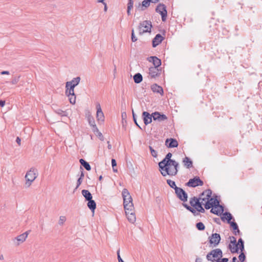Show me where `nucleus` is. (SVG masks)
Listing matches in <instances>:
<instances>
[{"label":"nucleus","instance_id":"nucleus-10","mask_svg":"<svg viewBox=\"0 0 262 262\" xmlns=\"http://www.w3.org/2000/svg\"><path fill=\"white\" fill-rule=\"evenodd\" d=\"M157 3L158 2V0H144L142 2V4H138V6H136V10L139 11H143L145 8H146L149 6L150 3Z\"/></svg>","mask_w":262,"mask_h":262},{"label":"nucleus","instance_id":"nucleus-29","mask_svg":"<svg viewBox=\"0 0 262 262\" xmlns=\"http://www.w3.org/2000/svg\"><path fill=\"white\" fill-rule=\"evenodd\" d=\"M183 163L184 166L187 168H189L192 167V161L187 157H185L183 160Z\"/></svg>","mask_w":262,"mask_h":262},{"label":"nucleus","instance_id":"nucleus-44","mask_svg":"<svg viewBox=\"0 0 262 262\" xmlns=\"http://www.w3.org/2000/svg\"><path fill=\"white\" fill-rule=\"evenodd\" d=\"M230 225L231 227L233 228V230H238V227L237 226V224L235 222H232L230 223Z\"/></svg>","mask_w":262,"mask_h":262},{"label":"nucleus","instance_id":"nucleus-4","mask_svg":"<svg viewBox=\"0 0 262 262\" xmlns=\"http://www.w3.org/2000/svg\"><path fill=\"white\" fill-rule=\"evenodd\" d=\"M37 176L38 172L37 169L34 168H31L29 170H28L25 177L26 180L25 187L26 188L29 187Z\"/></svg>","mask_w":262,"mask_h":262},{"label":"nucleus","instance_id":"nucleus-32","mask_svg":"<svg viewBox=\"0 0 262 262\" xmlns=\"http://www.w3.org/2000/svg\"><path fill=\"white\" fill-rule=\"evenodd\" d=\"M66 88V94L68 96H70V95H74V88H73V86H69V87L68 88Z\"/></svg>","mask_w":262,"mask_h":262},{"label":"nucleus","instance_id":"nucleus-25","mask_svg":"<svg viewBox=\"0 0 262 262\" xmlns=\"http://www.w3.org/2000/svg\"><path fill=\"white\" fill-rule=\"evenodd\" d=\"M28 232H25L21 234L18 235L15 239L19 242L17 245L19 244V243H23L25 242L28 236Z\"/></svg>","mask_w":262,"mask_h":262},{"label":"nucleus","instance_id":"nucleus-45","mask_svg":"<svg viewBox=\"0 0 262 262\" xmlns=\"http://www.w3.org/2000/svg\"><path fill=\"white\" fill-rule=\"evenodd\" d=\"M129 195L128 191L126 189H124L122 192V196H127Z\"/></svg>","mask_w":262,"mask_h":262},{"label":"nucleus","instance_id":"nucleus-14","mask_svg":"<svg viewBox=\"0 0 262 262\" xmlns=\"http://www.w3.org/2000/svg\"><path fill=\"white\" fill-rule=\"evenodd\" d=\"M224 211V207L222 205H220V201H218L217 203L210 210V212L213 214L216 215H221Z\"/></svg>","mask_w":262,"mask_h":262},{"label":"nucleus","instance_id":"nucleus-2","mask_svg":"<svg viewBox=\"0 0 262 262\" xmlns=\"http://www.w3.org/2000/svg\"><path fill=\"white\" fill-rule=\"evenodd\" d=\"M166 165L165 166L163 165L159 166V170L163 176L165 177L167 175L173 176L177 174L179 167V163L177 162H168Z\"/></svg>","mask_w":262,"mask_h":262},{"label":"nucleus","instance_id":"nucleus-22","mask_svg":"<svg viewBox=\"0 0 262 262\" xmlns=\"http://www.w3.org/2000/svg\"><path fill=\"white\" fill-rule=\"evenodd\" d=\"M163 39V37L161 34H157L152 40L153 47H156V46L159 45L162 41Z\"/></svg>","mask_w":262,"mask_h":262},{"label":"nucleus","instance_id":"nucleus-52","mask_svg":"<svg viewBox=\"0 0 262 262\" xmlns=\"http://www.w3.org/2000/svg\"><path fill=\"white\" fill-rule=\"evenodd\" d=\"M1 75H9L10 73L8 71H4L1 72Z\"/></svg>","mask_w":262,"mask_h":262},{"label":"nucleus","instance_id":"nucleus-28","mask_svg":"<svg viewBox=\"0 0 262 262\" xmlns=\"http://www.w3.org/2000/svg\"><path fill=\"white\" fill-rule=\"evenodd\" d=\"M174 190L177 196H187V193L182 188L177 186Z\"/></svg>","mask_w":262,"mask_h":262},{"label":"nucleus","instance_id":"nucleus-17","mask_svg":"<svg viewBox=\"0 0 262 262\" xmlns=\"http://www.w3.org/2000/svg\"><path fill=\"white\" fill-rule=\"evenodd\" d=\"M96 108V117L97 118L98 121H103L104 119V116L99 103L97 104Z\"/></svg>","mask_w":262,"mask_h":262},{"label":"nucleus","instance_id":"nucleus-46","mask_svg":"<svg viewBox=\"0 0 262 262\" xmlns=\"http://www.w3.org/2000/svg\"><path fill=\"white\" fill-rule=\"evenodd\" d=\"M19 78L20 76H18L17 77H14V78H13L11 81V83L12 84H16L19 81Z\"/></svg>","mask_w":262,"mask_h":262},{"label":"nucleus","instance_id":"nucleus-18","mask_svg":"<svg viewBox=\"0 0 262 262\" xmlns=\"http://www.w3.org/2000/svg\"><path fill=\"white\" fill-rule=\"evenodd\" d=\"M171 157L172 154L170 152H168L165 158L159 163V166H161L162 165L165 166L168 162H174V160L171 159Z\"/></svg>","mask_w":262,"mask_h":262},{"label":"nucleus","instance_id":"nucleus-20","mask_svg":"<svg viewBox=\"0 0 262 262\" xmlns=\"http://www.w3.org/2000/svg\"><path fill=\"white\" fill-rule=\"evenodd\" d=\"M165 145L169 148L176 147L178 146V142L175 139H167Z\"/></svg>","mask_w":262,"mask_h":262},{"label":"nucleus","instance_id":"nucleus-3","mask_svg":"<svg viewBox=\"0 0 262 262\" xmlns=\"http://www.w3.org/2000/svg\"><path fill=\"white\" fill-rule=\"evenodd\" d=\"M231 238L230 244L228 246V248L230 249L232 253H238L239 249L241 252L244 250V242L242 238H240L238 240V243H236V239L235 237L232 236Z\"/></svg>","mask_w":262,"mask_h":262},{"label":"nucleus","instance_id":"nucleus-9","mask_svg":"<svg viewBox=\"0 0 262 262\" xmlns=\"http://www.w3.org/2000/svg\"><path fill=\"white\" fill-rule=\"evenodd\" d=\"M217 198H202V201H205L207 200V201L205 204V208L206 209L212 208L215 206V205L217 203Z\"/></svg>","mask_w":262,"mask_h":262},{"label":"nucleus","instance_id":"nucleus-21","mask_svg":"<svg viewBox=\"0 0 262 262\" xmlns=\"http://www.w3.org/2000/svg\"><path fill=\"white\" fill-rule=\"evenodd\" d=\"M80 80V78L79 77H77L74 79H73L70 81H68L66 82V88L69 87V86H73V88H75L76 85H77Z\"/></svg>","mask_w":262,"mask_h":262},{"label":"nucleus","instance_id":"nucleus-51","mask_svg":"<svg viewBox=\"0 0 262 262\" xmlns=\"http://www.w3.org/2000/svg\"><path fill=\"white\" fill-rule=\"evenodd\" d=\"M112 165L113 167H115L117 165L116 161L115 159H112Z\"/></svg>","mask_w":262,"mask_h":262},{"label":"nucleus","instance_id":"nucleus-30","mask_svg":"<svg viewBox=\"0 0 262 262\" xmlns=\"http://www.w3.org/2000/svg\"><path fill=\"white\" fill-rule=\"evenodd\" d=\"M133 79L135 83H139L142 81L143 77L140 73H137L134 76Z\"/></svg>","mask_w":262,"mask_h":262},{"label":"nucleus","instance_id":"nucleus-48","mask_svg":"<svg viewBox=\"0 0 262 262\" xmlns=\"http://www.w3.org/2000/svg\"><path fill=\"white\" fill-rule=\"evenodd\" d=\"M117 258L119 262H124L120 255V249L118 250L117 251Z\"/></svg>","mask_w":262,"mask_h":262},{"label":"nucleus","instance_id":"nucleus-58","mask_svg":"<svg viewBox=\"0 0 262 262\" xmlns=\"http://www.w3.org/2000/svg\"><path fill=\"white\" fill-rule=\"evenodd\" d=\"M132 114H133L134 121V122H136V115H135L133 110L132 111Z\"/></svg>","mask_w":262,"mask_h":262},{"label":"nucleus","instance_id":"nucleus-47","mask_svg":"<svg viewBox=\"0 0 262 262\" xmlns=\"http://www.w3.org/2000/svg\"><path fill=\"white\" fill-rule=\"evenodd\" d=\"M132 40L133 42H135L137 40V38L135 36L134 30H132Z\"/></svg>","mask_w":262,"mask_h":262},{"label":"nucleus","instance_id":"nucleus-63","mask_svg":"<svg viewBox=\"0 0 262 262\" xmlns=\"http://www.w3.org/2000/svg\"><path fill=\"white\" fill-rule=\"evenodd\" d=\"M195 262H201V260L200 258H196L195 260Z\"/></svg>","mask_w":262,"mask_h":262},{"label":"nucleus","instance_id":"nucleus-16","mask_svg":"<svg viewBox=\"0 0 262 262\" xmlns=\"http://www.w3.org/2000/svg\"><path fill=\"white\" fill-rule=\"evenodd\" d=\"M85 200L88 202L87 206L91 211L94 213L96 208V203L93 198H85Z\"/></svg>","mask_w":262,"mask_h":262},{"label":"nucleus","instance_id":"nucleus-36","mask_svg":"<svg viewBox=\"0 0 262 262\" xmlns=\"http://www.w3.org/2000/svg\"><path fill=\"white\" fill-rule=\"evenodd\" d=\"M69 98V101L71 104H75L76 102V96L75 94L74 95H70V96H68Z\"/></svg>","mask_w":262,"mask_h":262},{"label":"nucleus","instance_id":"nucleus-59","mask_svg":"<svg viewBox=\"0 0 262 262\" xmlns=\"http://www.w3.org/2000/svg\"><path fill=\"white\" fill-rule=\"evenodd\" d=\"M232 262H239L236 257H233L232 258Z\"/></svg>","mask_w":262,"mask_h":262},{"label":"nucleus","instance_id":"nucleus-12","mask_svg":"<svg viewBox=\"0 0 262 262\" xmlns=\"http://www.w3.org/2000/svg\"><path fill=\"white\" fill-rule=\"evenodd\" d=\"M203 182L199 177H195L193 179H191L187 183V185L190 187H194L198 186H202Z\"/></svg>","mask_w":262,"mask_h":262},{"label":"nucleus","instance_id":"nucleus-53","mask_svg":"<svg viewBox=\"0 0 262 262\" xmlns=\"http://www.w3.org/2000/svg\"><path fill=\"white\" fill-rule=\"evenodd\" d=\"M180 200L183 201V202H185L187 201L188 198H178Z\"/></svg>","mask_w":262,"mask_h":262},{"label":"nucleus","instance_id":"nucleus-60","mask_svg":"<svg viewBox=\"0 0 262 262\" xmlns=\"http://www.w3.org/2000/svg\"><path fill=\"white\" fill-rule=\"evenodd\" d=\"M107 143H108V146H107V148L110 149L112 148V145L110 144V141H107Z\"/></svg>","mask_w":262,"mask_h":262},{"label":"nucleus","instance_id":"nucleus-62","mask_svg":"<svg viewBox=\"0 0 262 262\" xmlns=\"http://www.w3.org/2000/svg\"><path fill=\"white\" fill-rule=\"evenodd\" d=\"M83 177H84V173H83V172L82 171H81L80 178H81L82 179H83Z\"/></svg>","mask_w":262,"mask_h":262},{"label":"nucleus","instance_id":"nucleus-26","mask_svg":"<svg viewBox=\"0 0 262 262\" xmlns=\"http://www.w3.org/2000/svg\"><path fill=\"white\" fill-rule=\"evenodd\" d=\"M128 221L131 223H134L136 220V215L134 211L126 213Z\"/></svg>","mask_w":262,"mask_h":262},{"label":"nucleus","instance_id":"nucleus-57","mask_svg":"<svg viewBox=\"0 0 262 262\" xmlns=\"http://www.w3.org/2000/svg\"><path fill=\"white\" fill-rule=\"evenodd\" d=\"M5 101L3 100H0V106L1 107H3L5 105Z\"/></svg>","mask_w":262,"mask_h":262},{"label":"nucleus","instance_id":"nucleus-49","mask_svg":"<svg viewBox=\"0 0 262 262\" xmlns=\"http://www.w3.org/2000/svg\"><path fill=\"white\" fill-rule=\"evenodd\" d=\"M228 258H220L219 259H217L216 262H228Z\"/></svg>","mask_w":262,"mask_h":262},{"label":"nucleus","instance_id":"nucleus-15","mask_svg":"<svg viewBox=\"0 0 262 262\" xmlns=\"http://www.w3.org/2000/svg\"><path fill=\"white\" fill-rule=\"evenodd\" d=\"M152 118L154 121H158V122H162L167 119V117L165 115L161 114L158 112L152 113Z\"/></svg>","mask_w":262,"mask_h":262},{"label":"nucleus","instance_id":"nucleus-24","mask_svg":"<svg viewBox=\"0 0 262 262\" xmlns=\"http://www.w3.org/2000/svg\"><path fill=\"white\" fill-rule=\"evenodd\" d=\"M149 61L150 62H152L154 67H157L158 68V67L161 64V60L159 59L158 58H157L156 56H151L149 58Z\"/></svg>","mask_w":262,"mask_h":262},{"label":"nucleus","instance_id":"nucleus-54","mask_svg":"<svg viewBox=\"0 0 262 262\" xmlns=\"http://www.w3.org/2000/svg\"><path fill=\"white\" fill-rule=\"evenodd\" d=\"M233 233L236 235H237V234H239L241 233V232L239 229L238 228V230H234Z\"/></svg>","mask_w":262,"mask_h":262},{"label":"nucleus","instance_id":"nucleus-6","mask_svg":"<svg viewBox=\"0 0 262 262\" xmlns=\"http://www.w3.org/2000/svg\"><path fill=\"white\" fill-rule=\"evenodd\" d=\"M151 27V23L150 21L144 20L140 23L138 27L139 34L142 35L144 33L150 32Z\"/></svg>","mask_w":262,"mask_h":262},{"label":"nucleus","instance_id":"nucleus-50","mask_svg":"<svg viewBox=\"0 0 262 262\" xmlns=\"http://www.w3.org/2000/svg\"><path fill=\"white\" fill-rule=\"evenodd\" d=\"M82 181V179L81 178H79L78 180H77V186H76V188H77L81 183Z\"/></svg>","mask_w":262,"mask_h":262},{"label":"nucleus","instance_id":"nucleus-41","mask_svg":"<svg viewBox=\"0 0 262 262\" xmlns=\"http://www.w3.org/2000/svg\"><path fill=\"white\" fill-rule=\"evenodd\" d=\"M149 148L150 149V153H151V155L154 157L156 158L157 157V151L155 150H154L151 146H149Z\"/></svg>","mask_w":262,"mask_h":262},{"label":"nucleus","instance_id":"nucleus-39","mask_svg":"<svg viewBox=\"0 0 262 262\" xmlns=\"http://www.w3.org/2000/svg\"><path fill=\"white\" fill-rule=\"evenodd\" d=\"M66 221V217L64 216H60L59 217L58 224L60 225H62Z\"/></svg>","mask_w":262,"mask_h":262},{"label":"nucleus","instance_id":"nucleus-31","mask_svg":"<svg viewBox=\"0 0 262 262\" xmlns=\"http://www.w3.org/2000/svg\"><path fill=\"white\" fill-rule=\"evenodd\" d=\"M79 162H80V164L85 168L86 170H91L90 165L89 164V163L86 162L84 160L81 159H80Z\"/></svg>","mask_w":262,"mask_h":262},{"label":"nucleus","instance_id":"nucleus-13","mask_svg":"<svg viewBox=\"0 0 262 262\" xmlns=\"http://www.w3.org/2000/svg\"><path fill=\"white\" fill-rule=\"evenodd\" d=\"M149 77L151 78H154L159 76L161 74V70L159 69L157 67H150L148 70Z\"/></svg>","mask_w":262,"mask_h":262},{"label":"nucleus","instance_id":"nucleus-38","mask_svg":"<svg viewBox=\"0 0 262 262\" xmlns=\"http://www.w3.org/2000/svg\"><path fill=\"white\" fill-rule=\"evenodd\" d=\"M238 258L239 261L241 262H244L246 259V256L243 252H241V254L238 256Z\"/></svg>","mask_w":262,"mask_h":262},{"label":"nucleus","instance_id":"nucleus-35","mask_svg":"<svg viewBox=\"0 0 262 262\" xmlns=\"http://www.w3.org/2000/svg\"><path fill=\"white\" fill-rule=\"evenodd\" d=\"M55 112L58 115H59L61 116H67V113L60 109H57L55 111Z\"/></svg>","mask_w":262,"mask_h":262},{"label":"nucleus","instance_id":"nucleus-37","mask_svg":"<svg viewBox=\"0 0 262 262\" xmlns=\"http://www.w3.org/2000/svg\"><path fill=\"white\" fill-rule=\"evenodd\" d=\"M133 7V4L131 2H128L127 4V13L129 15L130 14V10Z\"/></svg>","mask_w":262,"mask_h":262},{"label":"nucleus","instance_id":"nucleus-40","mask_svg":"<svg viewBox=\"0 0 262 262\" xmlns=\"http://www.w3.org/2000/svg\"><path fill=\"white\" fill-rule=\"evenodd\" d=\"M167 182L171 188L174 189L177 187L175 182L172 180H168Z\"/></svg>","mask_w":262,"mask_h":262},{"label":"nucleus","instance_id":"nucleus-11","mask_svg":"<svg viewBox=\"0 0 262 262\" xmlns=\"http://www.w3.org/2000/svg\"><path fill=\"white\" fill-rule=\"evenodd\" d=\"M209 243L213 245V247L217 246L220 242L221 241V236L219 233H213L209 237Z\"/></svg>","mask_w":262,"mask_h":262},{"label":"nucleus","instance_id":"nucleus-8","mask_svg":"<svg viewBox=\"0 0 262 262\" xmlns=\"http://www.w3.org/2000/svg\"><path fill=\"white\" fill-rule=\"evenodd\" d=\"M156 11L161 15L162 21L166 20L167 12L165 5L159 4L156 9Z\"/></svg>","mask_w":262,"mask_h":262},{"label":"nucleus","instance_id":"nucleus-23","mask_svg":"<svg viewBox=\"0 0 262 262\" xmlns=\"http://www.w3.org/2000/svg\"><path fill=\"white\" fill-rule=\"evenodd\" d=\"M233 219V216L229 212H225L223 213V215L221 216V220L222 221L225 222L227 220L228 224H230L232 222L231 220Z\"/></svg>","mask_w":262,"mask_h":262},{"label":"nucleus","instance_id":"nucleus-19","mask_svg":"<svg viewBox=\"0 0 262 262\" xmlns=\"http://www.w3.org/2000/svg\"><path fill=\"white\" fill-rule=\"evenodd\" d=\"M144 123L145 125H147L152 122V114L150 115L147 112H144L142 113Z\"/></svg>","mask_w":262,"mask_h":262},{"label":"nucleus","instance_id":"nucleus-1","mask_svg":"<svg viewBox=\"0 0 262 262\" xmlns=\"http://www.w3.org/2000/svg\"><path fill=\"white\" fill-rule=\"evenodd\" d=\"M202 198H191L189 201L190 206L184 203H183V205L194 216H196L199 214L198 212L204 213L205 211L202 207Z\"/></svg>","mask_w":262,"mask_h":262},{"label":"nucleus","instance_id":"nucleus-33","mask_svg":"<svg viewBox=\"0 0 262 262\" xmlns=\"http://www.w3.org/2000/svg\"><path fill=\"white\" fill-rule=\"evenodd\" d=\"M212 191L210 189H207L200 194L199 196H211Z\"/></svg>","mask_w":262,"mask_h":262},{"label":"nucleus","instance_id":"nucleus-43","mask_svg":"<svg viewBox=\"0 0 262 262\" xmlns=\"http://www.w3.org/2000/svg\"><path fill=\"white\" fill-rule=\"evenodd\" d=\"M82 194L83 196H92L91 193L87 190H82Z\"/></svg>","mask_w":262,"mask_h":262},{"label":"nucleus","instance_id":"nucleus-34","mask_svg":"<svg viewBox=\"0 0 262 262\" xmlns=\"http://www.w3.org/2000/svg\"><path fill=\"white\" fill-rule=\"evenodd\" d=\"M196 227L200 231H203L205 229V226L202 222H199L196 224Z\"/></svg>","mask_w":262,"mask_h":262},{"label":"nucleus","instance_id":"nucleus-7","mask_svg":"<svg viewBox=\"0 0 262 262\" xmlns=\"http://www.w3.org/2000/svg\"><path fill=\"white\" fill-rule=\"evenodd\" d=\"M123 206L125 213L134 211V207L133 203V198H123Z\"/></svg>","mask_w":262,"mask_h":262},{"label":"nucleus","instance_id":"nucleus-42","mask_svg":"<svg viewBox=\"0 0 262 262\" xmlns=\"http://www.w3.org/2000/svg\"><path fill=\"white\" fill-rule=\"evenodd\" d=\"M89 123L95 129H96L97 130H98V128L96 127V125L95 123V121L92 118V119L91 118L89 119Z\"/></svg>","mask_w":262,"mask_h":262},{"label":"nucleus","instance_id":"nucleus-55","mask_svg":"<svg viewBox=\"0 0 262 262\" xmlns=\"http://www.w3.org/2000/svg\"><path fill=\"white\" fill-rule=\"evenodd\" d=\"M16 142H17V143L19 145H20L21 140H20V139L19 137H17L16 140Z\"/></svg>","mask_w":262,"mask_h":262},{"label":"nucleus","instance_id":"nucleus-27","mask_svg":"<svg viewBox=\"0 0 262 262\" xmlns=\"http://www.w3.org/2000/svg\"><path fill=\"white\" fill-rule=\"evenodd\" d=\"M151 90L154 92H157L162 95L163 93V90L161 86L157 85V84H153L151 87Z\"/></svg>","mask_w":262,"mask_h":262},{"label":"nucleus","instance_id":"nucleus-56","mask_svg":"<svg viewBox=\"0 0 262 262\" xmlns=\"http://www.w3.org/2000/svg\"><path fill=\"white\" fill-rule=\"evenodd\" d=\"M214 221L215 223H216L217 224H220V220L219 218H215L214 219Z\"/></svg>","mask_w":262,"mask_h":262},{"label":"nucleus","instance_id":"nucleus-61","mask_svg":"<svg viewBox=\"0 0 262 262\" xmlns=\"http://www.w3.org/2000/svg\"><path fill=\"white\" fill-rule=\"evenodd\" d=\"M99 137H100V139L102 140H103V136H102V134L101 133H99Z\"/></svg>","mask_w":262,"mask_h":262},{"label":"nucleus","instance_id":"nucleus-64","mask_svg":"<svg viewBox=\"0 0 262 262\" xmlns=\"http://www.w3.org/2000/svg\"><path fill=\"white\" fill-rule=\"evenodd\" d=\"M4 259V257H3V255H1L0 256V259L1 260H3Z\"/></svg>","mask_w":262,"mask_h":262},{"label":"nucleus","instance_id":"nucleus-5","mask_svg":"<svg viewBox=\"0 0 262 262\" xmlns=\"http://www.w3.org/2000/svg\"><path fill=\"white\" fill-rule=\"evenodd\" d=\"M223 256V252L220 249H215L211 250L207 254L206 258L208 260L212 262L216 261Z\"/></svg>","mask_w":262,"mask_h":262}]
</instances>
